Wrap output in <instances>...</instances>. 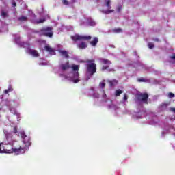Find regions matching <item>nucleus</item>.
<instances>
[{
    "label": "nucleus",
    "instance_id": "obj_1",
    "mask_svg": "<svg viewBox=\"0 0 175 175\" xmlns=\"http://www.w3.org/2000/svg\"><path fill=\"white\" fill-rule=\"evenodd\" d=\"M29 142H27V145H23V146H14L10 149H5L3 146V143H0V154H16V155H20L21 154L25 153V148L29 146Z\"/></svg>",
    "mask_w": 175,
    "mask_h": 175
},
{
    "label": "nucleus",
    "instance_id": "obj_2",
    "mask_svg": "<svg viewBox=\"0 0 175 175\" xmlns=\"http://www.w3.org/2000/svg\"><path fill=\"white\" fill-rule=\"evenodd\" d=\"M86 64V72L90 75V76H94L96 72V64H95V59H88L83 61Z\"/></svg>",
    "mask_w": 175,
    "mask_h": 175
},
{
    "label": "nucleus",
    "instance_id": "obj_3",
    "mask_svg": "<svg viewBox=\"0 0 175 175\" xmlns=\"http://www.w3.org/2000/svg\"><path fill=\"white\" fill-rule=\"evenodd\" d=\"M53 27H42L39 33L42 36H46V38H53L54 36V31H53Z\"/></svg>",
    "mask_w": 175,
    "mask_h": 175
},
{
    "label": "nucleus",
    "instance_id": "obj_4",
    "mask_svg": "<svg viewBox=\"0 0 175 175\" xmlns=\"http://www.w3.org/2000/svg\"><path fill=\"white\" fill-rule=\"evenodd\" d=\"M71 69H72L74 74H73V77H74V79H73V83H75V84H77V83H79V81H80V75L79 74V65H76V64H72L71 66H70Z\"/></svg>",
    "mask_w": 175,
    "mask_h": 175
},
{
    "label": "nucleus",
    "instance_id": "obj_5",
    "mask_svg": "<svg viewBox=\"0 0 175 175\" xmlns=\"http://www.w3.org/2000/svg\"><path fill=\"white\" fill-rule=\"evenodd\" d=\"M148 96L147 93H138L135 95V100L143 102V103L147 105L148 103Z\"/></svg>",
    "mask_w": 175,
    "mask_h": 175
},
{
    "label": "nucleus",
    "instance_id": "obj_6",
    "mask_svg": "<svg viewBox=\"0 0 175 175\" xmlns=\"http://www.w3.org/2000/svg\"><path fill=\"white\" fill-rule=\"evenodd\" d=\"M21 136L22 139H23V143L22 145H21L20 144H18L16 146H15V147H18V146H20L21 147H24V146H27V144H28V143H29L30 144L29 146H26V148L25 149V151H27V150H28L29 148V146H31V138L27 137L25 139V137H27V135H25V133H21Z\"/></svg>",
    "mask_w": 175,
    "mask_h": 175
},
{
    "label": "nucleus",
    "instance_id": "obj_7",
    "mask_svg": "<svg viewBox=\"0 0 175 175\" xmlns=\"http://www.w3.org/2000/svg\"><path fill=\"white\" fill-rule=\"evenodd\" d=\"M71 39L73 42H77V40H91L92 37L90 36H80L79 34H75V36H71Z\"/></svg>",
    "mask_w": 175,
    "mask_h": 175
},
{
    "label": "nucleus",
    "instance_id": "obj_8",
    "mask_svg": "<svg viewBox=\"0 0 175 175\" xmlns=\"http://www.w3.org/2000/svg\"><path fill=\"white\" fill-rule=\"evenodd\" d=\"M111 2L110 0H105V6H107L109 10L103 12L105 14H110V13L114 12V10H110L111 9V5H110Z\"/></svg>",
    "mask_w": 175,
    "mask_h": 175
},
{
    "label": "nucleus",
    "instance_id": "obj_9",
    "mask_svg": "<svg viewBox=\"0 0 175 175\" xmlns=\"http://www.w3.org/2000/svg\"><path fill=\"white\" fill-rule=\"evenodd\" d=\"M60 68L62 70H68V69H70V64L69 62H67L66 64H61Z\"/></svg>",
    "mask_w": 175,
    "mask_h": 175
},
{
    "label": "nucleus",
    "instance_id": "obj_10",
    "mask_svg": "<svg viewBox=\"0 0 175 175\" xmlns=\"http://www.w3.org/2000/svg\"><path fill=\"white\" fill-rule=\"evenodd\" d=\"M98 42H99L98 37H94L93 38V40L91 41L90 43L91 44V46H92L93 47H95V46H96L98 44Z\"/></svg>",
    "mask_w": 175,
    "mask_h": 175
},
{
    "label": "nucleus",
    "instance_id": "obj_11",
    "mask_svg": "<svg viewBox=\"0 0 175 175\" xmlns=\"http://www.w3.org/2000/svg\"><path fill=\"white\" fill-rule=\"evenodd\" d=\"M77 47H78V49L84 50V49H87V44L84 42H81V43L77 44Z\"/></svg>",
    "mask_w": 175,
    "mask_h": 175
},
{
    "label": "nucleus",
    "instance_id": "obj_12",
    "mask_svg": "<svg viewBox=\"0 0 175 175\" xmlns=\"http://www.w3.org/2000/svg\"><path fill=\"white\" fill-rule=\"evenodd\" d=\"M29 53L31 55H33V57H38L39 56V53H38V51H36V50L30 49L29 51Z\"/></svg>",
    "mask_w": 175,
    "mask_h": 175
},
{
    "label": "nucleus",
    "instance_id": "obj_13",
    "mask_svg": "<svg viewBox=\"0 0 175 175\" xmlns=\"http://www.w3.org/2000/svg\"><path fill=\"white\" fill-rule=\"evenodd\" d=\"M44 50H46V51H47L48 53H55L54 51V49L51 48V46H49V45H46L44 46Z\"/></svg>",
    "mask_w": 175,
    "mask_h": 175
},
{
    "label": "nucleus",
    "instance_id": "obj_14",
    "mask_svg": "<svg viewBox=\"0 0 175 175\" xmlns=\"http://www.w3.org/2000/svg\"><path fill=\"white\" fill-rule=\"evenodd\" d=\"M110 87H114L118 84V81L113 79L112 81H108Z\"/></svg>",
    "mask_w": 175,
    "mask_h": 175
},
{
    "label": "nucleus",
    "instance_id": "obj_15",
    "mask_svg": "<svg viewBox=\"0 0 175 175\" xmlns=\"http://www.w3.org/2000/svg\"><path fill=\"white\" fill-rule=\"evenodd\" d=\"M59 53L63 56L65 57V58H69V53L68 51L63 50V51H59Z\"/></svg>",
    "mask_w": 175,
    "mask_h": 175
},
{
    "label": "nucleus",
    "instance_id": "obj_16",
    "mask_svg": "<svg viewBox=\"0 0 175 175\" xmlns=\"http://www.w3.org/2000/svg\"><path fill=\"white\" fill-rule=\"evenodd\" d=\"M102 64H104V65H111V61L106 59H101Z\"/></svg>",
    "mask_w": 175,
    "mask_h": 175
},
{
    "label": "nucleus",
    "instance_id": "obj_17",
    "mask_svg": "<svg viewBox=\"0 0 175 175\" xmlns=\"http://www.w3.org/2000/svg\"><path fill=\"white\" fill-rule=\"evenodd\" d=\"M18 21L21 23H24L25 21H28V18L27 16H22L18 18Z\"/></svg>",
    "mask_w": 175,
    "mask_h": 175
},
{
    "label": "nucleus",
    "instance_id": "obj_18",
    "mask_svg": "<svg viewBox=\"0 0 175 175\" xmlns=\"http://www.w3.org/2000/svg\"><path fill=\"white\" fill-rule=\"evenodd\" d=\"M46 21V18H41L39 20H36L34 21L35 24H42V23H44Z\"/></svg>",
    "mask_w": 175,
    "mask_h": 175
},
{
    "label": "nucleus",
    "instance_id": "obj_19",
    "mask_svg": "<svg viewBox=\"0 0 175 175\" xmlns=\"http://www.w3.org/2000/svg\"><path fill=\"white\" fill-rule=\"evenodd\" d=\"M123 93H124V91L121 90H117L115 91V96H120V95Z\"/></svg>",
    "mask_w": 175,
    "mask_h": 175
},
{
    "label": "nucleus",
    "instance_id": "obj_20",
    "mask_svg": "<svg viewBox=\"0 0 175 175\" xmlns=\"http://www.w3.org/2000/svg\"><path fill=\"white\" fill-rule=\"evenodd\" d=\"M113 32H116V33H120V32H122V29L121 28L115 29L113 30Z\"/></svg>",
    "mask_w": 175,
    "mask_h": 175
},
{
    "label": "nucleus",
    "instance_id": "obj_21",
    "mask_svg": "<svg viewBox=\"0 0 175 175\" xmlns=\"http://www.w3.org/2000/svg\"><path fill=\"white\" fill-rule=\"evenodd\" d=\"M1 16L3 17V18H5V17H8V13H6L5 11H2Z\"/></svg>",
    "mask_w": 175,
    "mask_h": 175
},
{
    "label": "nucleus",
    "instance_id": "obj_22",
    "mask_svg": "<svg viewBox=\"0 0 175 175\" xmlns=\"http://www.w3.org/2000/svg\"><path fill=\"white\" fill-rule=\"evenodd\" d=\"M63 5H65V6H68L69 5V1L68 0H62Z\"/></svg>",
    "mask_w": 175,
    "mask_h": 175
},
{
    "label": "nucleus",
    "instance_id": "obj_23",
    "mask_svg": "<svg viewBox=\"0 0 175 175\" xmlns=\"http://www.w3.org/2000/svg\"><path fill=\"white\" fill-rule=\"evenodd\" d=\"M138 81L139 83H145V81H146V80L144 78H139V79H138Z\"/></svg>",
    "mask_w": 175,
    "mask_h": 175
},
{
    "label": "nucleus",
    "instance_id": "obj_24",
    "mask_svg": "<svg viewBox=\"0 0 175 175\" xmlns=\"http://www.w3.org/2000/svg\"><path fill=\"white\" fill-rule=\"evenodd\" d=\"M100 86L101 88H105V87H106V83L105 82L100 83Z\"/></svg>",
    "mask_w": 175,
    "mask_h": 175
},
{
    "label": "nucleus",
    "instance_id": "obj_25",
    "mask_svg": "<svg viewBox=\"0 0 175 175\" xmlns=\"http://www.w3.org/2000/svg\"><path fill=\"white\" fill-rule=\"evenodd\" d=\"M174 96H175L174 94H173V93H172V92H170V93L168 94V98H174Z\"/></svg>",
    "mask_w": 175,
    "mask_h": 175
},
{
    "label": "nucleus",
    "instance_id": "obj_26",
    "mask_svg": "<svg viewBox=\"0 0 175 175\" xmlns=\"http://www.w3.org/2000/svg\"><path fill=\"white\" fill-rule=\"evenodd\" d=\"M148 47L149 49H154V44L152 42H149Z\"/></svg>",
    "mask_w": 175,
    "mask_h": 175
},
{
    "label": "nucleus",
    "instance_id": "obj_27",
    "mask_svg": "<svg viewBox=\"0 0 175 175\" xmlns=\"http://www.w3.org/2000/svg\"><path fill=\"white\" fill-rule=\"evenodd\" d=\"M107 69H109V66H103L102 67L101 70H107Z\"/></svg>",
    "mask_w": 175,
    "mask_h": 175
},
{
    "label": "nucleus",
    "instance_id": "obj_28",
    "mask_svg": "<svg viewBox=\"0 0 175 175\" xmlns=\"http://www.w3.org/2000/svg\"><path fill=\"white\" fill-rule=\"evenodd\" d=\"M89 25L91 27H94L95 25V22L94 21H90L89 22Z\"/></svg>",
    "mask_w": 175,
    "mask_h": 175
},
{
    "label": "nucleus",
    "instance_id": "obj_29",
    "mask_svg": "<svg viewBox=\"0 0 175 175\" xmlns=\"http://www.w3.org/2000/svg\"><path fill=\"white\" fill-rule=\"evenodd\" d=\"M122 9V6H121V5L118 6L117 12H118L120 13V12H121Z\"/></svg>",
    "mask_w": 175,
    "mask_h": 175
},
{
    "label": "nucleus",
    "instance_id": "obj_30",
    "mask_svg": "<svg viewBox=\"0 0 175 175\" xmlns=\"http://www.w3.org/2000/svg\"><path fill=\"white\" fill-rule=\"evenodd\" d=\"M123 100H128V96H126V94H124Z\"/></svg>",
    "mask_w": 175,
    "mask_h": 175
},
{
    "label": "nucleus",
    "instance_id": "obj_31",
    "mask_svg": "<svg viewBox=\"0 0 175 175\" xmlns=\"http://www.w3.org/2000/svg\"><path fill=\"white\" fill-rule=\"evenodd\" d=\"M10 91H12V89H7L4 91V94H9V92H10Z\"/></svg>",
    "mask_w": 175,
    "mask_h": 175
},
{
    "label": "nucleus",
    "instance_id": "obj_32",
    "mask_svg": "<svg viewBox=\"0 0 175 175\" xmlns=\"http://www.w3.org/2000/svg\"><path fill=\"white\" fill-rule=\"evenodd\" d=\"M12 6L14 8H16V6H17V4L16 3V1H12Z\"/></svg>",
    "mask_w": 175,
    "mask_h": 175
},
{
    "label": "nucleus",
    "instance_id": "obj_33",
    "mask_svg": "<svg viewBox=\"0 0 175 175\" xmlns=\"http://www.w3.org/2000/svg\"><path fill=\"white\" fill-rule=\"evenodd\" d=\"M13 132H14V133H17V127L16 126L14 127Z\"/></svg>",
    "mask_w": 175,
    "mask_h": 175
},
{
    "label": "nucleus",
    "instance_id": "obj_34",
    "mask_svg": "<svg viewBox=\"0 0 175 175\" xmlns=\"http://www.w3.org/2000/svg\"><path fill=\"white\" fill-rule=\"evenodd\" d=\"M170 111H172L173 113H175V108L174 107H171L170 108Z\"/></svg>",
    "mask_w": 175,
    "mask_h": 175
},
{
    "label": "nucleus",
    "instance_id": "obj_35",
    "mask_svg": "<svg viewBox=\"0 0 175 175\" xmlns=\"http://www.w3.org/2000/svg\"><path fill=\"white\" fill-rule=\"evenodd\" d=\"M108 72H116V70H114V68H111L108 70Z\"/></svg>",
    "mask_w": 175,
    "mask_h": 175
},
{
    "label": "nucleus",
    "instance_id": "obj_36",
    "mask_svg": "<svg viewBox=\"0 0 175 175\" xmlns=\"http://www.w3.org/2000/svg\"><path fill=\"white\" fill-rule=\"evenodd\" d=\"M153 40H154V42H159V39L158 38H154Z\"/></svg>",
    "mask_w": 175,
    "mask_h": 175
},
{
    "label": "nucleus",
    "instance_id": "obj_37",
    "mask_svg": "<svg viewBox=\"0 0 175 175\" xmlns=\"http://www.w3.org/2000/svg\"><path fill=\"white\" fill-rule=\"evenodd\" d=\"M76 2V0H71V3H75Z\"/></svg>",
    "mask_w": 175,
    "mask_h": 175
},
{
    "label": "nucleus",
    "instance_id": "obj_38",
    "mask_svg": "<svg viewBox=\"0 0 175 175\" xmlns=\"http://www.w3.org/2000/svg\"><path fill=\"white\" fill-rule=\"evenodd\" d=\"M104 96H106V94H105Z\"/></svg>",
    "mask_w": 175,
    "mask_h": 175
},
{
    "label": "nucleus",
    "instance_id": "obj_39",
    "mask_svg": "<svg viewBox=\"0 0 175 175\" xmlns=\"http://www.w3.org/2000/svg\"><path fill=\"white\" fill-rule=\"evenodd\" d=\"M174 120H175V116H174Z\"/></svg>",
    "mask_w": 175,
    "mask_h": 175
}]
</instances>
